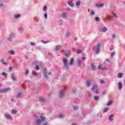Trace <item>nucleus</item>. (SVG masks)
I'll return each mask as SVG.
<instances>
[{"label":"nucleus","instance_id":"obj_1","mask_svg":"<svg viewBox=\"0 0 125 125\" xmlns=\"http://www.w3.org/2000/svg\"><path fill=\"white\" fill-rule=\"evenodd\" d=\"M101 46V45L100 44H98L97 45H96L93 47V49L96 52V53H99Z\"/></svg>","mask_w":125,"mask_h":125},{"label":"nucleus","instance_id":"obj_2","mask_svg":"<svg viewBox=\"0 0 125 125\" xmlns=\"http://www.w3.org/2000/svg\"><path fill=\"white\" fill-rule=\"evenodd\" d=\"M92 90H95V93H96V94H98V93H99V89H98V87L96 85H94L93 86Z\"/></svg>","mask_w":125,"mask_h":125},{"label":"nucleus","instance_id":"obj_3","mask_svg":"<svg viewBox=\"0 0 125 125\" xmlns=\"http://www.w3.org/2000/svg\"><path fill=\"white\" fill-rule=\"evenodd\" d=\"M62 63H63L64 65L66 68H68V67H69V64L68 63V60H67L66 59H62Z\"/></svg>","mask_w":125,"mask_h":125},{"label":"nucleus","instance_id":"obj_4","mask_svg":"<svg viewBox=\"0 0 125 125\" xmlns=\"http://www.w3.org/2000/svg\"><path fill=\"white\" fill-rule=\"evenodd\" d=\"M10 90V88H4L0 89V92L1 93H4V92H7V91H9Z\"/></svg>","mask_w":125,"mask_h":125},{"label":"nucleus","instance_id":"obj_5","mask_svg":"<svg viewBox=\"0 0 125 125\" xmlns=\"http://www.w3.org/2000/svg\"><path fill=\"white\" fill-rule=\"evenodd\" d=\"M112 18H114L115 19H117L118 18V15H117V13L115 11L112 12Z\"/></svg>","mask_w":125,"mask_h":125},{"label":"nucleus","instance_id":"obj_6","mask_svg":"<svg viewBox=\"0 0 125 125\" xmlns=\"http://www.w3.org/2000/svg\"><path fill=\"white\" fill-rule=\"evenodd\" d=\"M65 90H66L65 89H63L61 91V92L60 93V97H62L63 96V94H65Z\"/></svg>","mask_w":125,"mask_h":125},{"label":"nucleus","instance_id":"obj_7","mask_svg":"<svg viewBox=\"0 0 125 125\" xmlns=\"http://www.w3.org/2000/svg\"><path fill=\"white\" fill-rule=\"evenodd\" d=\"M107 30H108V29H107V27H104L101 28V29L100 30V31L102 33H104V32H106V31H107Z\"/></svg>","mask_w":125,"mask_h":125},{"label":"nucleus","instance_id":"obj_8","mask_svg":"<svg viewBox=\"0 0 125 125\" xmlns=\"http://www.w3.org/2000/svg\"><path fill=\"white\" fill-rule=\"evenodd\" d=\"M98 70H100L101 71H103L106 69L105 67H102V65H99L98 67Z\"/></svg>","mask_w":125,"mask_h":125},{"label":"nucleus","instance_id":"obj_9","mask_svg":"<svg viewBox=\"0 0 125 125\" xmlns=\"http://www.w3.org/2000/svg\"><path fill=\"white\" fill-rule=\"evenodd\" d=\"M5 116L6 119H7L8 120H10V121L12 120V117H11L10 115L5 114Z\"/></svg>","mask_w":125,"mask_h":125},{"label":"nucleus","instance_id":"obj_10","mask_svg":"<svg viewBox=\"0 0 125 125\" xmlns=\"http://www.w3.org/2000/svg\"><path fill=\"white\" fill-rule=\"evenodd\" d=\"M73 64H74V58H71L69 62V65H71V66H72V65H73Z\"/></svg>","mask_w":125,"mask_h":125},{"label":"nucleus","instance_id":"obj_11","mask_svg":"<svg viewBox=\"0 0 125 125\" xmlns=\"http://www.w3.org/2000/svg\"><path fill=\"white\" fill-rule=\"evenodd\" d=\"M90 83H91V81L90 80H87L86 81V84L87 86H89L90 85Z\"/></svg>","mask_w":125,"mask_h":125},{"label":"nucleus","instance_id":"obj_12","mask_svg":"<svg viewBox=\"0 0 125 125\" xmlns=\"http://www.w3.org/2000/svg\"><path fill=\"white\" fill-rule=\"evenodd\" d=\"M82 60H81V59H78V64L79 67H80V66L82 65Z\"/></svg>","mask_w":125,"mask_h":125},{"label":"nucleus","instance_id":"obj_13","mask_svg":"<svg viewBox=\"0 0 125 125\" xmlns=\"http://www.w3.org/2000/svg\"><path fill=\"white\" fill-rule=\"evenodd\" d=\"M13 38H15V34H14V33H11V38H9L8 41H11V39H13Z\"/></svg>","mask_w":125,"mask_h":125},{"label":"nucleus","instance_id":"obj_14","mask_svg":"<svg viewBox=\"0 0 125 125\" xmlns=\"http://www.w3.org/2000/svg\"><path fill=\"white\" fill-rule=\"evenodd\" d=\"M43 74H44V76L46 79H47V77L46 75V69L45 68H44V70H43Z\"/></svg>","mask_w":125,"mask_h":125},{"label":"nucleus","instance_id":"obj_15","mask_svg":"<svg viewBox=\"0 0 125 125\" xmlns=\"http://www.w3.org/2000/svg\"><path fill=\"white\" fill-rule=\"evenodd\" d=\"M95 5L97 7H103V6H104V5L103 3H102V4H96Z\"/></svg>","mask_w":125,"mask_h":125},{"label":"nucleus","instance_id":"obj_16","mask_svg":"<svg viewBox=\"0 0 125 125\" xmlns=\"http://www.w3.org/2000/svg\"><path fill=\"white\" fill-rule=\"evenodd\" d=\"M113 20H112V18L110 17H107L106 18H105V21H112Z\"/></svg>","mask_w":125,"mask_h":125},{"label":"nucleus","instance_id":"obj_17","mask_svg":"<svg viewBox=\"0 0 125 125\" xmlns=\"http://www.w3.org/2000/svg\"><path fill=\"white\" fill-rule=\"evenodd\" d=\"M69 55H71V51H67L65 54V56H69Z\"/></svg>","mask_w":125,"mask_h":125},{"label":"nucleus","instance_id":"obj_18","mask_svg":"<svg viewBox=\"0 0 125 125\" xmlns=\"http://www.w3.org/2000/svg\"><path fill=\"white\" fill-rule=\"evenodd\" d=\"M118 86L119 87V89H122V87H123V84H122L121 83H118Z\"/></svg>","mask_w":125,"mask_h":125},{"label":"nucleus","instance_id":"obj_19","mask_svg":"<svg viewBox=\"0 0 125 125\" xmlns=\"http://www.w3.org/2000/svg\"><path fill=\"white\" fill-rule=\"evenodd\" d=\"M113 117H114V115H113V114H111L109 117V120L113 121Z\"/></svg>","mask_w":125,"mask_h":125},{"label":"nucleus","instance_id":"obj_20","mask_svg":"<svg viewBox=\"0 0 125 125\" xmlns=\"http://www.w3.org/2000/svg\"><path fill=\"white\" fill-rule=\"evenodd\" d=\"M68 4H69V5L70 6H74V4L73 3V2H72V1H68Z\"/></svg>","mask_w":125,"mask_h":125},{"label":"nucleus","instance_id":"obj_21","mask_svg":"<svg viewBox=\"0 0 125 125\" xmlns=\"http://www.w3.org/2000/svg\"><path fill=\"white\" fill-rule=\"evenodd\" d=\"M11 78L12 79L13 81H15L16 80V78L14 76V74H12L11 75Z\"/></svg>","mask_w":125,"mask_h":125},{"label":"nucleus","instance_id":"obj_22","mask_svg":"<svg viewBox=\"0 0 125 125\" xmlns=\"http://www.w3.org/2000/svg\"><path fill=\"white\" fill-rule=\"evenodd\" d=\"M1 63H2V64H4V65H7L8 64V62H4V61L3 60H1Z\"/></svg>","mask_w":125,"mask_h":125},{"label":"nucleus","instance_id":"obj_23","mask_svg":"<svg viewBox=\"0 0 125 125\" xmlns=\"http://www.w3.org/2000/svg\"><path fill=\"white\" fill-rule=\"evenodd\" d=\"M62 46L61 45H59V46H57L56 47V50H59V49H60V48H61Z\"/></svg>","mask_w":125,"mask_h":125},{"label":"nucleus","instance_id":"obj_24","mask_svg":"<svg viewBox=\"0 0 125 125\" xmlns=\"http://www.w3.org/2000/svg\"><path fill=\"white\" fill-rule=\"evenodd\" d=\"M36 123L37 125H41V120L40 119H37L36 120Z\"/></svg>","mask_w":125,"mask_h":125},{"label":"nucleus","instance_id":"obj_25","mask_svg":"<svg viewBox=\"0 0 125 125\" xmlns=\"http://www.w3.org/2000/svg\"><path fill=\"white\" fill-rule=\"evenodd\" d=\"M40 101H41L42 102H44L45 101V100H44L43 98L41 97L40 98Z\"/></svg>","mask_w":125,"mask_h":125},{"label":"nucleus","instance_id":"obj_26","mask_svg":"<svg viewBox=\"0 0 125 125\" xmlns=\"http://www.w3.org/2000/svg\"><path fill=\"white\" fill-rule=\"evenodd\" d=\"M32 75L33 76H35V77L38 76V74L35 71H32Z\"/></svg>","mask_w":125,"mask_h":125},{"label":"nucleus","instance_id":"obj_27","mask_svg":"<svg viewBox=\"0 0 125 125\" xmlns=\"http://www.w3.org/2000/svg\"><path fill=\"white\" fill-rule=\"evenodd\" d=\"M80 4H81V1L78 0L77 2H76V6H79L80 5Z\"/></svg>","mask_w":125,"mask_h":125},{"label":"nucleus","instance_id":"obj_28","mask_svg":"<svg viewBox=\"0 0 125 125\" xmlns=\"http://www.w3.org/2000/svg\"><path fill=\"white\" fill-rule=\"evenodd\" d=\"M17 113V111L16 110H12L11 113L13 114V115H15Z\"/></svg>","mask_w":125,"mask_h":125},{"label":"nucleus","instance_id":"obj_29","mask_svg":"<svg viewBox=\"0 0 125 125\" xmlns=\"http://www.w3.org/2000/svg\"><path fill=\"white\" fill-rule=\"evenodd\" d=\"M41 119L42 121L43 122V121H44L45 120V117H44L43 116H41Z\"/></svg>","mask_w":125,"mask_h":125},{"label":"nucleus","instance_id":"obj_30","mask_svg":"<svg viewBox=\"0 0 125 125\" xmlns=\"http://www.w3.org/2000/svg\"><path fill=\"white\" fill-rule=\"evenodd\" d=\"M70 32H67L66 35V38H69V37H70Z\"/></svg>","mask_w":125,"mask_h":125},{"label":"nucleus","instance_id":"obj_31","mask_svg":"<svg viewBox=\"0 0 125 125\" xmlns=\"http://www.w3.org/2000/svg\"><path fill=\"white\" fill-rule=\"evenodd\" d=\"M95 68H96L95 65L94 64H92V70H95Z\"/></svg>","mask_w":125,"mask_h":125},{"label":"nucleus","instance_id":"obj_32","mask_svg":"<svg viewBox=\"0 0 125 125\" xmlns=\"http://www.w3.org/2000/svg\"><path fill=\"white\" fill-rule=\"evenodd\" d=\"M118 76V78H122V77L123 76V74L122 73H119Z\"/></svg>","mask_w":125,"mask_h":125},{"label":"nucleus","instance_id":"obj_33","mask_svg":"<svg viewBox=\"0 0 125 125\" xmlns=\"http://www.w3.org/2000/svg\"><path fill=\"white\" fill-rule=\"evenodd\" d=\"M94 99L95 100H98V99H99V97L97 96H96L94 97Z\"/></svg>","mask_w":125,"mask_h":125},{"label":"nucleus","instance_id":"obj_34","mask_svg":"<svg viewBox=\"0 0 125 125\" xmlns=\"http://www.w3.org/2000/svg\"><path fill=\"white\" fill-rule=\"evenodd\" d=\"M9 53H10V54H12V55H14V51H9Z\"/></svg>","mask_w":125,"mask_h":125},{"label":"nucleus","instance_id":"obj_35","mask_svg":"<svg viewBox=\"0 0 125 125\" xmlns=\"http://www.w3.org/2000/svg\"><path fill=\"white\" fill-rule=\"evenodd\" d=\"M95 20H96V21H100V19L98 17H96Z\"/></svg>","mask_w":125,"mask_h":125},{"label":"nucleus","instance_id":"obj_36","mask_svg":"<svg viewBox=\"0 0 125 125\" xmlns=\"http://www.w3.org/2000/svg\"><path fill=\"white\" fill-rule=\"evenodd\" d=\"M46 9H47V7H46V6H44L43 11H46Z\"/></svg>","mask_w":125,"mask_h":125},{"label":"nucleus","instance_id":"obj_37","mask_svg":"<svg viewBox=\"0 0 125 125\" xmlns=\"http://www.w3.org/2000/svg\"><path fill=\"white\" fill-rule=\"evenodd\" d=\"M112 102H109L108 103H107V106H110V105H111V104H112Z\"/></svg>","mask_w":125,"mask_h":125},{"label":"nucleus","instance_id":"obj_38","mask_svg":"<svg viewBox=\"0 0 125 125\" xmlns=\"http://www.w3.org/2000/svg\"><path fill=\"white\" fill-rule=\"evenodd\" d=\"M21 95H22V93H19L18 94V95H17V97H20V96H21Z\"/></svg>","mask_w":125,"mask_h":125},{"label":"nucleus","instance_id":"obj_39","mask_svg":"<svg viewBox=\"0 0 125 125\" xmlns=\"http://www.w3.org/2000/svg\"><path fill=\"white\" fill-rule=\"evenodd\" d=\"M2 76H4V77H6L7 76V74L6 73L3 72L2 73Z\"/></svg>","mask_w":125,"mask_h":125},{"label":"nucleus","instance_id":"obj_40","mask_svg":"<svg viewBox=\"0 0 125 125\" xmlns=\"http://www.w3.org/2000/svg\"><path fill=\"white\" fill-rule=\"evenodd\" d=\"M59 118H63L64 117V115L63 114H60L59 115Z\"/></svg>","mask_w":125,"mask_h":125},{"label":"nucleus","instance_id":"obj_41","mask_svg":"<svg viewBox=\"0 0 125 125\" xmlns=\"http://www.w3.org/2000/svg\"><path fill=\"white\" fill-rule=\"evenodd\" d=\"M66 15H67V14H66L65 13H62V17H65Z\"/></svg>","mask_w":125,"mask_h":125},{"label":"nucleus","instance_id":"obj_42","mask_svg":"<svg viewBox=\"0 0 125 125\" xmlns=\"http://www.w3.org/2000/svg\"><path fill=\"white\" fill-rule=\"evenodd\" d=\"M20 16V15H16L15 16V18H19V17Z\"/></svg>","mask_w":125,"mask_h":125},{"label":"nucleus","instance_id":"obj_43","mask_svg":"<svg viewBox=\"0 0 125 125\" xmlns=\"http://www.w3.org/2000/svg\"><path fill=\"white\" fill-rule=\"evenodd\" d=\"M28 73H29V70L27 69L25 73V75H27Z\"/></svg>","mask_w":125,"mask_h":125},{"label":"nucleus","instance_id":"obj_44","mask_svg":"<svg viewBox=\"0 0 125 125\" xmlns=\"http://www.w3.org/2000/svg\"><path fill=\"white\" fill-rule=\"evenodd\" d=\"M107 111H108V108H104V112H107Z\"/></svg>","mask_w":125,"mask_h":125},{"label":"nucleus","instance_id":"obj_45","mask_svg":"<svg viewBox=\"0 0 125 125\" xmlns=\"http://www.w3.org/2000/svg\"><path fill=\"white\" fill-rule=\"evenodd\" d=\"M100 83H105V82L103 80H101Z\"/></svg>","mask_w":125,"mask_h":125},{"label":"nucleus","instance_id":"obj_46","mask_svg":"<svg viewBox=\"0 0 125 125\" xmlns=\"http://www.w3.org/2000/svg\"><path fill=\"white\" fill-rule=\"evenodd\" d=\"M73 109L74 110H77V109H78V106H74L73 107Z\"/></svg>","mask_w":125,"mask_h":125},{"label":"nucleus","instance_id":"obj_47","mask_svg":"<svg viewBox=\"0 0 125 125\" xmlns=\"http://www.w3.org/2000/svg\"><path fill=\"white\" fill-rule=\"evenodd\" d=\"M36 70H40V68L39 67V65H36Z\"/></svg>","mask_w":125,"mask_h":125},{"label":"nucleus","instance_id":"obj_48","mask_svg":"<svg viewBox=\"0 0 125 125\" xmlns=\"http://www.w3.org/2000/svg\"><path fill=\"white\" fill-rule=\"evenodd\" d=\"M91 15H94V11H91Z\"/></svg>","mask_w":125,"mask_h":125},{"label":"nucleus","instance_id":"obj_49","mask_svg":"<svg viewBox=\"0 0 125 125\" xmlns=\"http://www.w3.org/2000/svg\"><path fill=\"white\" fill-rule=\"evenodd\" d=\"M81 52H82V50H78L77 51V53H81Z\"/></svg>","mask_w":125,"mask_h":125},{"label":"nucleus","instance_id":"obj_50","mask_svg":"<svg viewBox=\"0 0 125 125\" xmlns=\"http://www.w3.org/2000/svg\"><path fill=\"white\" fill-rule=\"evenodd\" d=\"M1 5H3L2 1H0V6H1Z\"/></svg>","mask_w":125,"mask_h":125},{"label":"nucleus","instance_id":"obj_51","mask_svg":"<svg viewBox=\"0 0 125 125\" xmlns=\"http://www.w3.org/2000/svg\"><path fill=\"white\" fill-rule=\"evenodd\" d=\"M44 18H45V19L47 18V14H44Z\"/></svg>","mask_w":125,"mask_h":125},{"label":"nucleus","instance_id":"obj_52","mask_svg":"<svg viewBox=\"0 0 125 125\" xmlns=\"http://www.w3.org/2000/svg\"><path fill=\"white\" fill-rule=\"evenodd\" d=\"M114 55H115V52H113L111 54V57H113V56H114Z\"/></svg>","mask_w":125,"mask_h":125},{"label":"nucleus","instance_id":"obj_53","mask_svg":"<svg viewBox=\"0 0 125 125\" xmlns=\"http://www.w3.org/2000/svg\"><path fill=\"white\" fill-rule=\"evenodd\" d=\"M31 44L32 45H36V44L34 43H33V42H31Z\"/></svg>","mask_w":125,"mask_h":125},{"label":"nucleus","instance_id":"obj_54","mask_svg":"<svg viewBox=\"0 0 125 125\" xmlns=\"http://www.w3.org/2000/svg\"><path fill=\"white\" fill-rule=\"evenodd\" d=\"M20 31H23V28L21 27V28L19 29Z\"/></svg>","mask_w":125,"mask_h":125},{"label":"nucleus","instance_id":"obj_55","mask_svg":"<svg viewBox=\"0 0 125 125\" xmlns=\"http://www.w3.org/2000/svg\"><path fill=\"white\" fill-rule=\"evenodd\" d=\"M84 59H85V57H82V60H84Z\"/></svg>","mask_w":125,"mask_h":125},{"label":"nucleus","instance_id":"obj_56","mask_svg":"<svg viewBox=\"0 0 125 125\" xmlns=\"http://www.w3.org/2000/svg\"><path fill=\"white\" fill-rule=\"evenodd\" d=\"M115 34H113V35H112V38H115Z\"/></svg>","mask_w":125,"mask_h":125},{"label":"nucleus","instance_id":"obj_57","mask_svg":"<svg viewBox=\"0 0 125 125\" xmlns=\"http://www.w3.org/2000/svg\"><path fill=\"white\" fill-rule=\"evenodd\" d=\"M9 70H10V71H11V70H12V67H10Z\"/></svg>","mask_w":125,"mask_h":125},{"label":"nucleus","instance_id":"obj_58","mask_svg":"<svg viewBox=\"0 0 125 125\" xmlns=\"http://www.w3.org/2000/svg\"><path fill=\"white\" fill-rule=\"evenodd\" d=\"M43 125H47V123H44Z\"/></svg>","mask_w":125,"mask_h":125},{"label":"nucleus","instance_id":"obj_59","mask_svg":"<svg viewBox=\"0 0 125 125\" xmlns=\"http://www.w3.org/2000/svg\"><path fill=\"white\" fill-rule=\"evenodd\" d=\"M106 61H107V62H109V59H107Z\"/></svg>","mask_w":125,"mask_h":125},{"label":"nucleus","instance_id":"obj_60","mask_svg":"<svg viewBox=\"0 0 125 125\" xmlns=\"http://www.w3.org/2000/svg\"><path fill=\"white\" fill-rule=\"evenodd\" d=\"M47 42H44V43H47Z\"/></svg>","mask_w":125,"mask_h":125},{"label":"nucleus","instance_id":"obj_61","mask_svg":"<svg viewBox=\"0 0 125 125\" xmlns=\"http://www.w3.org/2000/svg\"><path fill=\"white\" fill-rule=\"evenodd\" d=\"M71 125H77L72 124H71Z\"/></svg>","mask_w":125,"mask_h":125},{"label":"nucleus","instance_id":"obj_62","mask_svg":"<svg viewBox=\"0 0 125 125\" xmlns=\"http://www.w3.org/2000/svg\"><path fill=\"white\" fill-rule=\"evenodd\" d=\"M67 10H70V8H67Z\"/></svg>","mask_w":125,"mask_h":125},{"label":"nucleus","instance_id":"obj_63","mask_svg":"<svg viewBox=\"0 0 125 125\" xmlns=\"http://www.w3.org/2000/svg\"><path fill=\"white\" fill-rule=\"evenodd\" d=\"M91 96L90 94H89V96Z\"/></svg>","mask_w":125,"mask_h":125},{"label":"nucleus","instance_id":"obj_64","mask_svg":"<svg viewBox=\"0 0 125 125\" xmlns=\"http://www.w3.org/2000/svg\"><path fill=\"white\" fill-rule=\"evenodd\" d=\"M124 48H125V46H124Z\"/></svg>","mask_w":125,"mask_h":125}]
</instances>
